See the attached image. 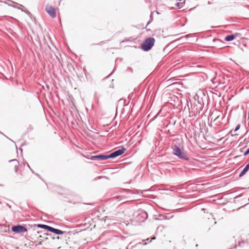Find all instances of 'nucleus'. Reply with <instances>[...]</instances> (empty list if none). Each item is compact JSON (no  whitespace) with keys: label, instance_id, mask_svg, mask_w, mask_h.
<instances>
[{"label":"nucleus","instance_id":"f257e3e1","mask_svg":"<svg viewBox=\"0 0 249 249\" xmlns=\"http://www.w3.org/2000/svg\"><path fill=\"white\" fill-rule=\"evenodd\" d=\"M155 39L153 37L146 38L141 44V48L145 52L149 51L154 46Z\"/></svg>","mask_w":249,"mask_h":249},{"label":"nucleus","instance_id":"f03ea898","mask_svg":"<svg viewBox=\"0 0 249 249\" xmlns=\"http://www.w3.org/2000/svg\"><path fill=\"white\" fill-rule=\"evenodd\" d=\"M173 154L178 157L179 159L188 160L189 158L187 154L184 152L177 145H174L172 146Z\"/></svg>","mask_w":249,"mask_h":249},{"label":"nucleus","instance_id":"7ed1b4c3","mask_svg":"<svg viewBox=\"0 0 249 249\" xmlns=\"http://www.w3.org/2000/svg\"><path fill=\"white\" fill-rule=\"evenodd\" d=\"M11 230L12 231L17 233L25 232L27 231V229L25 227L19 225L13 226L11 228Z\"/></svg>","mask_w":249,"mask_h":249},{"label":"nucleus","instance_id":"20e7f679","mask_svg":"<svg viewBox=\"0 0 249 249\" xmlns=\"http://www.w3.org/2000/svg\"><path fill=\"white\" fill-rule=\"evenodd\" d=\"M125 150L126 149L124 147H122L121 149H118L108 155V157H109V159L116 158L122 155Z\"/></svg>","mask_w":249,"mask_h":249},{"label":"nucleus","instance_id":"39448f33","mask_svg":"<svg viewBox=\"0 0 249 249\" xmlns=\"http://www.w3.org/2000/svg\"><path fill=\"white\" fill-rule=\"evenodd\" d=\"M89 159L92 160H105L109 159V157L107 155H91L90 158L87 157Z\"/></svg>","mask_w":249,"mask_h":249},{"label":"nucleus","instance_id":"423d86ee","mask_svg":"<svg viewBox=\"0 0 249 249\" xmlns=\"http://www.w3.org/2000/svg\"><path fill=\"white\" fill-rule=\"evenodd\" d=\"M46 11L52 18H54L56 17L55 10L53 6H47L46 8Z\"/></svg>","mask_w":249,"mask_h":249},{"label":"nucleus","instance_id":"0eeeda50","mask_svg":"<svg viewBox=\"0 0 249 249\" xmlns=\"http://www.w3.org/2000/svg\"><path fill=\"white\" fill-rule=\"evenodd\" d=\"M147 217H148L147 213L142 210L140 211V213H139V214L137 216L138 219L141 221H144L147 218Z\"/></svg>","mask_w":249,"mask_h":249},{"label":"nucleus","instance_id":"6e6552de","mask_svg":"<svg viewBox=\"0 0 249 249\" xmlns=\"http://www.w3.org/2000/svg\"><path fill=\"white\" fill-rule=\"evenodd\" d=\"M50 231L53 232L57 235H62L64 233V231H63L60 230L53 228L52 227L51 228Z\"/></svg>","mask_w":249,"mask_h":249},{"label":"nucleus","instance_id":"1a4fd4ad","mask_svg":"<svg viewBox=\"0 0 249 249\" xmlns=\"http://www.w3.org/2000/svg\"><path fill=\"white\" fill-rule=\"evenodd\" d=\"M35 226H36L38 228L47 230V231H50L51 228V226H48L46 225H44V224H37V225H35Z\"/></svg>","mask_w":249,"mask_h":249},{"label":"nucleus","instance_id":"9d476101","mask_svg":"<svg viewBox=\"0 0 249 249\" xmlns=\"http://www.w3.org/2000/svg\"><path fill=\"white\" fill-rule=\"evenodd\" d=\"M236 35H237V34H235V35H230L226 36L225 37V40L226 41H231L233 40L235 38Z\"/></svg>","mask_w":249,"mask_h":249},{"label":"nucleus","instance_id":"9b49d317","mask_svg":"<svg viewBox=\"0 0 249 249\" xmlns=\"http://www.w3.org/2000/svg\"><path fill=\"white\" fill-rule=\"evenodd\" d=\"M249 163L246 165L245 167L243 169L242 171L240 173V174H239V177H241L243 176V175H244L247 172V171L249 170Z\"/></svg>","mask_w":249,"mask_h":249},{"label":"nucleus","instance_id":"f8f14e48","mask_svg":"<svg viewBox=\"0 0 249 249\" xmlns=\"http://www.w3.org/2000/svg\"><path fill=\"white\" fill-rule=\"evenodd\" d=\"M9 162H12L14 163V164L15 166V171L17 172V169H18V161L17 160L14 159V160H9Z\"/></svg>","mask_w":249,"mask_h":249},{"label":"nucleus","instance_id":"ddd939ff","mask_svg":"<svg viewBox=\"0 0 249 249\" xmlns=\"http://www.w3.org/2000/svg\"><path fill=\"white\" fill-rule=\"evenodd\" d=\"M240 124H238L236 125V127L235 128L234 130H231V135L232 136H233V132H235L236 131H237V130H238L240 128Z\"/></svg>","mask_w":249,"mask_h":249},{"label":"nucleus","instance_id":"4468645a","mask_svg":"<svg viewBox=\"0 0 249 249\" xmlns=\"http://www.w3.org/2000/svg\"><path fill=\"white\" fill-rule=\"evenodd\" d=\"M164 215H160L158 217V219H159V220L164 219Z\"/></svg>","mask_w":249,"mask_h":249},{"label":"nucleus","instance_id":"2eb2a0df","mask_svg":"<svg viewBox=\"0 0 249 249\" xmlns=\"http://www.w3.org/2000/svg\"><path fill=\"white\" fill-rule=\"evenodd\" d=\"M248 154H249V148L247 149V150L244 153L243 155L244 156H247Z\"/></svg>","mask_w":249,"mask_h":249},{"label":"nucleus","instance_id":"dca6fc26","mask_svg":"<svg viewBox=\"0 0 249 249\" xmlns=\"http://www.w3.org/2000/svg\"><path fill=\"white\" fill-rule=\"evenodd\" d=\"M172 217L173 216H171L170 217H168L167 216H164V219H169L170 218Z\"/></svg>","mask_w":249,"mask_h":249},{"label":"nucleus","instance_id":"f3484780","mask_svg":"<svg viewBox=\"0 0 249 249\" xmlns=\"http://www.w3.org/2000/svg\"><path fill=\"white\" fill-rule=\"evenodd\" d=\"M150 18H151V21L152 20V13H151Z\"/></svg>","mask_w":249,"mask_h":249},{"label":"nucleus","instance_id":"a211bd4d","mask_svg":"<svg viewBox=\"0 0 249 249\" xmlns=\"http://www.w3.org/2000/svg\"><path fill=\"white\" fill-rule=\"evenodd\" d=\"M127 69H128V70H129V71H132V69L131 68H130V67H128V68H127Z\"/></svg>","mask_w":249,"mask_h":249},{"label":"nucleus","instance_id":"6ab92c4d","mask_svg":"<svg viewBox=\"0 0 249 249\" xmlns=\"http://www.w3.org/2000/svg\"><path fill=\"white\" fill-rule=\"evenodd\" d=\"M26 164H27V166L28 167V168H29V169H31V168H30V167L29 165L28 164V163H26Z\"/></svg>","mask_w":249,"mask_h":249},{"label":"nucleus","instance_id":"aec40b11","mask_svg":"<svg viewBox=\"0 0 249 249\" xmlns=\"http://www.w3.org/2000/svg\"><path fill=\"white\" fill-rule=\"evenodd\" d=\"M219 116H217V117L215 119L214 121H215V120H217V119H219Z\"/></svg>","mask_w":249,"mask_h":249},{"label":"nucleus","instance_id":"412c9836","mask_svg":"<svg viewBox=\"0 0 249 249\" xmlns=\"http://www.w3.org/2000/svg\"><path fill=\"white\" fill-rule=\"evenodd\" d=\"M143 245H146V243L144 242V241H142Z\"/></svg>","mask_w":249,"mask_h":249},{"label":"nucleus","instance_id":"4be33fe9","mask_svg":"<svg viewBox=\"0 0 249 249\" xmlns=\"http://www.w3.org/2000/svg\"><path fill=\"white\" fill-rule=\"evenodd\" d=\"M154 239H155V237L152 238L151 239V240H154Z\"/></svg>","mask_w":249,"mask_h":249},{"label":"nucleus","instance_id":"5701e85b","mask_svg":"<svg viewBox=\"0 0 249 249\" xmlns=\"http://www.w3.org/2000/svg\"><path fill=\"white\" fill-rule=\"evenodd\" d=\"M150 22H151V21L148 22L147 24H149Z\"/></svg>","mask_w":249,"mask_h":249},{"label":"nucleus","instance_id":"b1692460","mask_svg":"<svg viewBox=\"0 0 249 249\" xmlns=\"http://www.w3.org/2000/svg\"><path fill=\"white\" fill-rule=\"evenodd\" d=\"M8 207L11 208L10 206H9V205H8Z\"/></svg>","mask_w":249,"mask_h":249}]
</instances>
